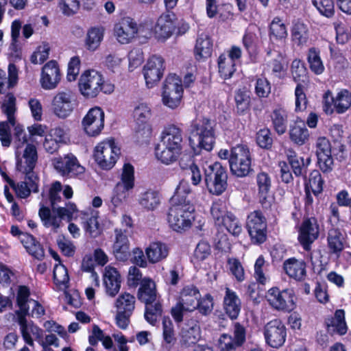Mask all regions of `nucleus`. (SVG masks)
<instances>
[{
	"label": "nucleus",
	"instance_id": "nucleus-1",
	"mask_svg": "<svg viewBox=\"0 0 351 351\" xmlns=\"http://www.w3.org/2000/svg\"><path fill=\"white\" fill-rule=\"evenodd\" d=\"M192 191L186 182L181 181L171 197V206L167 213L170 228L182 232L189 230L194 220L195 206L191 201Z\"/></svg>",
	"mask_w": 351,
	"mask_h": 351
},
{
	"label": "nucleus",
	"instance_id": "nucleus-2",
	"mask_svg": "<svg viewBox=\"0 0 351 351\" xmlns=\"http://www.w3.org/2000/svg\"><path fill=\"white\" fill-rule=\"evenodd\" d=\"M186 145L183 130L175 124L165 127L160 134V141L154 147L156 158L164 165L176 162Z\"/></svg>",
	"mask_w": 351,
	"mask_h": 351
},
{
	"label": "nucleus",
	"instance_id": "nucleus-3",
	"mask_svg": "<svg viewBox=\"0 0 351 351\" xmlns=\"http://www.w3.org/2000/svg\"><path fill=\"white\" fill-rule=\"evenodd\" d=\"M217 155L221 160H228L232 174L237 177L243 178L253 171L252 156L246 144H237L231 147L230 150L221 149Z\"/></svg>",
	"mask_w": 351,
	"mask_h": 351
},
{
	"label": "nucleus",
	"instance_id": "nucleus-4",
	"mask_svg": "<svg viewBox=\"0 0 351 351\" xmlns=\"http://www.w3.org/2000/svg\"><path fill=\"white\" fill-rule=\"evenodd\" d=\"M157 297L155 282L150 278H143L137 292V298L145 304V319L152 326H155L157 316L162 313V304L157 300Z\"/></svg>",
	"mask_w": 351,
	"mask_h": 351
},
{
	"label": "nucleus",
	"instance_id": "nucleus-5",
	"mask_svg": "<svg viewBox=\"0 0 351 351\" xmlns=\"http://www.w3.org/2000/svg\"><path fill=\"white\" fill-rule=\"evenodd\" d=\"M80 90L86 98H95L101 92L110 94L114 91V86L106 81L103 75L95 71H86L79 80Z\"/></svg>",
	"mask_w": 351,
	"mask_h": 351
},
{
	"label": "nucleus",
	"instance_id": "nucleus-6",
	"mask_svg": "<svg viewBox=\"0 0 351 351\" xmlns=\"http://www.w3.org/2000/svg\"><path fill=\"white\" fill-rule=\"evenodd\" d=\"M23 157L25 160H17L16 169L25 175L24 182L33 191L34 193L39 191L40 177L37 173L34 171V169L38 160V153L36 147L34 145L27 143Z\"/></svg>",
	"mask_w": 351,
	"mask_h": 351
},
{
	"label": "nucleus",
	"instance_id": "nucleus-7",
	"mask_svg": "<svg viewBox=\"0 0 351 351\" xmlns=\"http://www.w3.org/2000/svg\"><path fill=\"white\" fill-rule=\"evenodd\" d=\"M204 180L208 192L216 196L221 195L228 189V171L221 162H215L204 169Z\"/></svg>",
	"mask_w": 351,
	"mask_h": 351
},
{
	"label": "nucleus",
	"instance_id": "nucleus-8",
	"mask_svg": "<svg viewBox=\"0 0 351 351\" xmlns=\"http://www.w3.org/2000/svg\"><path fill=\"white\" fill-rule=\"evenodd\" d=\"M190 134L197 138V146L207 152L213 150L215 144V131L210 119L202 117L191 122Z\"/></svg>",
	"mask_w": 351,
	"mask_h": 351
},
{
	"label": "nucleus",
	"instance_id": "nucleus-9",
	"mask_svg": "<svg viewBox=\"0 0 351 351\" xmlns=\"http://www.w3.org/2000/svg\"><path fill=\"white\" fill-rule=\"evenodd\" d=\"M184 94L181 78L176 74H169L163 83L162 102L164 106L176 109L181 104Z\"/></svg>",
	"mask_w": 351,
	"mask_h": 351
},
{
	"label": "nucleus",
	"instance_id": "nucleus-10",
	"mask_svg": "<svg viewBox=\"0 0 351 351\" xmlns=\"http://www.w3.org/2000/svg\"><path fill=\"white\" fill-rule=\"evenodd\" d=\"M293 78L297 86L295 90V111H303L307 107V99L304 92V85L307 81V69L305 63L300 60L295 59L291 66Z\"/></svg>",
	"mask_w": 351,
	"mask_h": 351
},
{
	"label": "nucleus",
	"instance_id": "nucleus-11",
	"mask_svg": "<svg viewBox=\"0 0 351 351\" xmlns=\"http://www.w3.org/2000/svg\"><path fill=\"white\" fill-rule=\"evenodd\" d=\"M245 227L253 244L261 245L267 241V219L261 210H254L247 215Z\"/></svg>",
	"mask_w": 351,
	"mask_h": 351
},
{
	"label": "nucleus",
	"instance_id": "nucleus-12",
	"mask_svg": "<svg viewBox=\"0 0 351 351\" xmlns=\"http://www.w3.org/2000/svg\"><path fill=\"white\" fill-rule=\"evenodd\" d=\"M120 149L115 145L114 139L103 141L94 149L93 158L103 170L111 169L117 162Z\"/></svg>",
	"mask_w": 351,
	"mask_h": 351
},
{
	"label": "nucleus",
	"instance_id": "nucleus-13",
	"mask_svg": "<svg viewBox=\"0 0 351 351\" xmlns=\"http://www.w3.org/2000/svg\"><path fill=\"white\" fill-rule=\"evenodd\" d=\"M51 163L57 173L66 178H76L85 171V168L72 153L55 157L51 160Z\"/></svg>",
	"mask_w": 351,
	"mask_h": 351
},
{
	"label": "nucleus",
	"instance_id": "nucleus-14",
	"mask_svg": "<svg viewBox=\"0 0 351 351\" xmlns=\"http://www.w3.org/2000/svg\"><path fill=\"white\" fill-rule=\"evenodd\" d=\"M266 298L270 306L278 311L291 312L295 307V294L293 289L280 290L277 287L270 288Z\"/></svg>",
	"mask_w": 351,
	"mask_h": 351
},
{
	"label": "nucleus",
	"instance_id": "nucleus-15",
	"mask_svg": "<svg viewBox=\"0 0 351 351\" xmlns=\"http://www.w3.org/2000/svg\"><path fill=\"white\" fill-rule=\"evenodd\" d=\"M165 69V61L162 56H151L143 68L146 86L150 88L156 85L162 78Z\"/></svg>",
	"mask_w": 351,
	"mask_h": 351
},
{
	"label": "nucleus",
	"instance_id": "nucleus-16",
	"mask_svg": "<svg viewBox=\"0 0 351 351\" xmlns=\"http://www.w3.org/2000/svg\"><path fill=\"white\" fill-rule=\"evenodd\" d=\"M264 337L268 346L279 348L286 341L287 328L280 319H272L264 327Z\"/></svg>",
	"mask_w": 351,
	"mask_h": 351
},
{
	"label": "nucleus",
	"instance_id": "nucleus-17",
	"mask_svg": "<svg viewBox=\"0 0 351 351\" xmlns=\"http://www.w3.org/2000/svg\"><path fill=\"white\" fill-rule=\"evenodd\" d=\"M104 112L100 107L90 108L82 121L84 132L91 137L99 136L104 128Z\"/></svg>",
	"mask_w": 351,
	"mask_h": 351
},
{
	"label": "nucleus",
	"instance_id": "nucleus-18",
	"mask_svg": "<svg viewBox=\"0 0 351 351\" xmlns=\"http://www.w3.org/2000/svg\"><path fill=\"white\" fill-rule=\"evenodd\" d=\"M114 31L117 40L121 44H127L137 34L138 27L132 18L126 16L114 25Z\"/></svg>",
	"mask_w": 351,
	"mask_h": 351
},
{
	"label": "nucleus",
	"instance_id": "nucleus-19",
	"mask_svg": "<svg viewBox=\"0 0 351 351\" xmlns=\"http://www.w3.org/2000/svg\"><path fill=\"white\" fill-rule=\"evenodd\" d=\"M61 80L60 70L56 60H50L42 68L40 85L45 90H51L57 87Z\"/></svg>",
	"mask_w": 351,
	"mask_h": 351
},
{
	"label": "nucleus",
	"instance_id": "nucleus-20",
	"mask_svg": "<svg viewBox=\"0 0 351 351\" xmlns=\"http://www.w3.org/2000/svg\"><path fill=\"white\" fill-rule=\"evenodd\" d=\"M56 215H52L51 209L44 205H41L38 210V216L45 228L53 227L58 229L60 227V219L65 217H70L72 212L65 207H56Z\"/></svg>",
	"mask_w": 351,
	"mask_h": 351
},
{
	"label": "nucleus",
	"instance_id": "nucleus-21",
	"mask_svg": "<svg viewBox=\"0 0 351 351\" xmlns=\"http://www.w3.org/2000/svg\"><path fill=\"white\" fill-rule=\"evenodd\" d=\"M315 147V154L319 168L323 172L330 171L333 159L331 156V145L329 141L325 137H320L316 141Z\"/></svg>",
	"mask_w": 351,
	"mask_h": 351
},
{
	"label": "nucleus",
	"instance_id": "nucleus-22",
	"mask_svg": "<svg viewBox=\"0 0 351 351\" xmlns=\"http://www.w3.org/2000/svg\"><path fill=\"white\" fill-rule=\"evenodd\" d=\"M176 16L173 12L161 14L154 27L156 37L161 40L170 38L176 29Z\"/></svg>",
	"mask_w": 351,
	"mask_h": 351
},
{
	"label": "nucleus",
	"instance_id": "nucleus-23",
	"mask_svg": "<svg viewBox=\"0 0 351 351\" xmlns=\"http://www.w3.org/2000/svg\"><path fill=\"white\" fill-rule=\"evenodd\" d=\"M241 301L237 293L226 287L223 300V309L226 315L232 320L237 319L241 310Z\"/></svg>",
	"mask_w": 351,
	"mask_h": 351
},
{
	"label": "nucleus",
	"instance_id": "nucleus-24",
	"mask_svg": "<svg viewBox=\"0 0 351 351\" xmlns=\"http://www.w3.org/2000/svg\"><path fill=\"white\" fill-rule=\"evenodd\" d=\"M54 114L60 118H66L73 111L74 107L71 95L65 92H59L52 101Z\"/></svg>",
	"mask_w": 351,
	"mask_h": 351
},
{
	"label": "nucleus",
	"instance_id": "nucleus-25",
	"mask_svg": "<svg viewBox=\"0 0 351 351\" xmlns=\"http://www.w3.org/2000/svg\"><path fill=\"white\" fill-rule=\"evenodd\" d=\"M306 264L304 260H298L295 257L286 259L283 263L285 274L296 281L304 280L306 276Z\"/></svg>",
	"mask_w": 351,
	"mask_h": 351
},
{
	"label": "nucleus",
	"instance_id": "nucleus-26",
	"mask_svg": "<svg viewBox=\"0 0 351 351\" xmlns=\"http://www.w3.org/2000/svg\"><path fill=\"white\" fill-rule=\"evenodd\" d=\"M104 284L108 295L114 297L119 293L121 288V276L117 269L110 266L106 268L104 274Z\"/></svg>",
	"mask_w": 351,
	"mask_h": 351
},
{
	"label": "nucleus",
	"instance_id": "nucleus-27",
	"mask_svg": "<svg viewBox=\"0 0 351 351\" xmlns=\"http://www.w3.org/2000/svg\"><path fill=\"white\" fill-rule=\"evenodd\" d=\"M256 180L260 203L263 208H267L271 206L270 202L267 199L271 187V177L267 172L261 171L257 173Z\"/></svg>",
	"mask_w": 351,
	"mask_h": 351
},
{
	"label": "nucleus",
	"instance_id": "nucleus-28",
	"mask_svg": "<svg viewBox=\"0 0 351 351\" xmlns=\"http://www.w3.org/2000/svg\"><path fill=\"white\" fill-rule=\"evenodd\" d=\"M169 247L161 241L150 243L145 249V254L150 263H156L165 259L169 254Z\"/></svg>",
	"mask_w": 351,
	"mask_h": 351
},
{
	"label": "nucleus",
	"instance_id": "nucleus-29",
	"mask_svg": "<svg viewBox=\"0 0 351 351\" xmlns=\"http://www.w3.org/2000/svg\"><path fill=\"white\" fill-rule=\"evenodd\" d=\"M21 243L26 252L34 258L42 261L45 257V249L40 242L32 234L23 235Z\"/></svg>",
	"mask_w": 351,
	"mask_h": 351
},
{
	"label": "nucleus",
	"instance_id": "nucleus-30",
	"mask_svg": "<svg viewBox=\"0 0 351 351\" xmlns=\"http://www.w3.org/2000/svg\"><path fill=\"white\" fill-rule=\"evenodd\" d=\"M105 29L102 26L91 27L87 31L84 40V47L90 51H95L101 45L104 36Z\"/></svg>",
	"mask_w": 351,
	"mask_h": 351
},
{
	"label": "nucleus",
	"instance_id": "nucleus-31",
	"mask_svg": "<svg viewBox=\"0 0 351 351\" xmlns=\"http://www.w3.org/2000/svg\"><path fill=\"white\" fill-rule=\"evenodd\" d=\"M179 165L182 169L185 170V174L190 176L191 184L193 186H198L201 183L203 180L202 171L195 162L193 156H189L188 162H185L184 158H181Z\"/></svg>",
	"mask_w": 351,
	"mask_h": 351
},
{
	"label": "nucleus",
	"instance_id": "nucleus-32",
	"mask_svg": "<svg viewBox=\"0 0 351 351\" xmlns=\"http://www.w3.org/2000/svg\"><path fill=\"white\" fill-rule=\"evenodd\" d=\"M199 295V290L195 285H186L180 290L178 301L189 306L193 310L195 308V303Z\"/></svg>",
	"mask_w": 351,
	"mask_h": 351
},
{
	"label": "nucleus",
	"instance_id": "nucleus-33",
	"mask_svg": "<svg viewBox=\"0 0 351 351\" xmlns=\"http://www.w3.org/2000/svg\"><path fill=\"white\" fill-rule=\"evenodd\" d=\"M213 40L210 36L199 37L194 49L195 59L199 61L210 58L213 53Z\"/></svg>",
	"mask_w": 351,
	"mask_h": 351
},
{
	"label": "nucleus",
	"instance_id": "nucleus-34",
	"mask_svg": "<svg viewBox=\"0 0 351 351\" xmlns=\"http://www.w3.org/2000/svg\"><path fill=\"white\" fill-rule=\"evenodd\" d=\"M291 141L299 145H304L307 139V128L304 121L300 118L294 121L289 131Z\"/></svg>",
	"mask_w": 351,
	"mask_h": 351
},
{
	"label": "nucleus",
	"instance_id": "nucleus-35",
	"mask_svg": "<svg viewBox=\"0 0 351 351\" xmlns=\"http://www.w3.org/2000/svg\"><path fill=\"white\" fill-rule=\"evenodd\" d=\"M62 191V184L60 181H54L49 186L46 191L45 189L41 192L43 198H47L49 201L51 210L55 211L56 206L62 201L60 193Z\"/></svg>",
	"mask_w": 351,
	"mask_h": 351
},
{
	"label": "nucleus",
	"instance_id": "nucleus-36",
	"mask_svg": "<svg viewBox=\"0 0 351 351\" xmlns=\"http://www.w3.org/2000/svg\"><path fill=\"white\" fill-rule=\"evenodd\" d=\"M242 44L249 57L256 58L258 54V37L256 34L247 29L242 37Z\"/></svg>",
	"mask_w": 351,
	"mask_h": 351
},
{
	"label": "nucleus",
	"instance_id": "nucleus-37",
	"mask_svg": "<svg viewBox=\"0 0 351 351\" xmlns=\"http://www.w3.org/2000/svg\"><path fill=\"white\" fill-rule=\"evenodd\" d=\"M288 161L296 177L302 176L303 186L305 195L304 197V209L307 208V177L303 173L304 162L303 158H299L297 156H288Z\"/></svg>",
	"mask_w": 351,
	"mask_h": 351
},
{
	"label": "nucleus",
	"instance_id": "nucleus-38",
	"mask_svg": "<svg viewBox=\"0 0 351 351\" xmlns=\"http://www.w3.org/2000/svg\"><path fill=\"white\" fill-rule=\"evenodd\" d=\"M272 126L276 132L280 135L286 132L288 123V114L285 110L279 108L273 110L271 114Z\"/></svg>",
	"mask_w": 351,
	"mask_h": 351
},
{
	"label": "nucleus",
	"instance_id": "nucleus-39",
	"mask_svg": "<svg viewBox=\"0 0 351 351\" xmlns=\"http://www.w3.org/2000/svg\"><path fill=\"white\" fill-rule=\"evenodd\" d=\"M138 202L147 210H154L160 204V193L156 191L148 189L141 194Z\"/></svg>",
	"mask_w": 351,
	"mask_h": 351
},
{
	"label": "nucleus",
	"instance_id": "nucleus-40",
	"mask_svg": "<svg viewBox=\"0 0 351 351\" xmlns=\"http://www.w3.org/2000/svg\"><path fill=\"white\" fill-rule=\"evenodd\" d=\"M267 67L271 71V74L279 79H283L287 70V63L281 53H278L275 58L269 61Z\"/></svg>",
	"mask_w": 351,
	"mask_h": 351
},
{
	"label": "nucleus",
	"instance_id": "nucleus-41",
	"mask_svg": "<svg viewBox=\"0 0 351 351\" xmlns=\"http://www.w3.org/2000/svg\"><path fill=\"white\" fill-rule=\"evenodd\" d=\"M218 71L221 78L228 80L236 71V63L232 62L225 53H221L217 59Z\"/></svg>",
	"mask_w": 351,
	"mask_h": 351
},
{
	"label": "nucleus",
	"instance_id": "nucleus-42",
	"mask_svg": "<svg viewBox=\"0 0 351 351\" xmlns=\"http://www.w3.org/2000/svg\"><path fill=\"white\" fill-rule=\"evenodd\" d=\"M254 93L261 100L269 98L271 93V84L263 75L254 77Z\"/></svg>",
	"mask_w": 351,
	"mask_h": 351
},
{
	"label": "nucleus",
	"instance_id": "nucleus-43",
	"mask_svg": "<svg viewBox=\"0 0 351 351\" xmlns=\"http://www.w3.org/2000/svg\"><path fill=\"white\" fill-rule=\"evenodd\" d=\"M328 247L334 254L340 253L344 248V237L338 229H332L328 234Z\"/></svg>",
	"mask_w": 351,
	"mask_h": 351
},
{
	"label": "nucleus",
	"instance_id": "nucleus-44",
	"mask_svg": "<svg viewBox=\"0 0 351 351\" xmlns=\"http://www.w3.org/2000/svg\"><path fill=\"white\" fill-rule=\"evenodd\" d=\"M256 145L265 150H271L274 138L271 130L268 128H263L258 130L255 135Z\"/></svg>",
	"mask_w": 351,
	"mask_h": 351
},
{
	"label": "nucleus",
	"instance_id": "nucleus-45",
	"mask_svg": "<svg viewBox=\"0 0 351 351\" xmlns=\"http://www.w3.org/2000/svg\"><path fill=\"white\" fill-rule=\"evenodd\" d=\"M291 36L293 42L298 46L307 42V27L301 20L298 19L293 23Z\"/></svg>",
	"mask_w": 351,
	"mask_h": 351
},
{
	"label": "nucleus",
	"instance_id": "nucleus-46",
	"mask_svg": "<svg viewBox=\"0 0 351 351\" xmlns=\"http://www.w3.org/2000/svg\"><path fill=\"white\" fill-rule=\"evenodd\" d=\"M301 213H292V218L295 221V228L298 230V241L305 251H307V216L304 215L302 224L299 226Z\"/></svg>",
	"mask_w": 351,
	"mask_h": 351
},
{
	"label": "nucleus",
	"instance_id": "nucleus-47",
	"mask_svg": "<svg viewBox=\"0 0 351 351\" xmlns=\"http://www.w3.org/2000/svg\"><path fill=\"white\" fill-rule=\"evenodd\" d=\"M236 111L239 115H244L250 110V97L245 90L239 89L234 95Z\"/></svg>",
	"mask_w": 351,
	"mask_h": 351
},
{
	"label": "nucleus",
	"instance_id": "nucleus-48",
	"mask_svg": "<svg viewBox=\"0 0 351 351\" xmlns=\"http://www.w3.org/2000/svg\"><path fill=\"white\" fill-rule=\"evenodd\" d=\"M152 117V111L146 104H140L134 110V118L136 125H150L149 120Z\"/></svg>",
	"mask_w": 351,
	"mask_h": 351
},
{
	"label": "nucleus",
	"instance_id": "nucleus-49",
	"mask_svg": "<svg viewBox=\"0 0 351 351\" xmlns=\"http://www.w3.org/2000/svg\"><path fill=\"white\" fill-rule=\"evenodd\" d=\"M229 211L221 200L213 202L210 208V214L217 226H221Z\"/></svg>",
	"mask_w": 351,
	"mask_h": 351
},
{
	"label": "nucleus",
	"instance_id": "nucleus-50",
	"mask_svg": "<svg viewBox=\"0 0 351 351\" xmlns=\"http://www.w3.org/2000/svg\"><path fill=\"white\" fill-rule=\"evenodd\" d=\"M115 306L117 310L133 313L135 308V298L128 293H122L116 300Z\"/></svg>",
	"mask_w": 351,
	"mask_h": 351
},
{
	"label": "nucleus",
	"instance_id": "nucleus-51",
	"mask_svg": "<svg viewBox=\"0 0 351 351\" xmlns=\"http://www.w3.org/2000/svg\"><path fill=\"white\" fill-rule=\"evenodd\" d=\"M308 66L311 71L315 75H320L324 71L325 67L319 56V51L315 48L308 50Z\"/></svg>",
	"mask_w": 351,
	"mask_h": 351
},
{
	"label": "nucleus",
	"instance_id": "nucleus-52",
	"mask_svg": "<svg viewBox=\"0 0 351 351\" xmlns=\"http://www.w3.org/2000/svg\"><path fill=\"white\" fill-rule=\"evenodd\" d=\"M287 36V31L285 24L280 17H274L269 25V36H273L278 40L285 38Z\"/></svg>",
	"mask_w": 351,
	"mask_h": 351
},
{
	"label": "nucleus",
	"instance_id": "nucleus-53",
	"mask_svg": "<svg viewBox=\"0 0 351 351\" xmlns=\"http://www.w3.org/2000/svg\"><path fill=\"white\" fill-rule=\"evenodd\" d=\"M351 106V93L346 90H341L335 98V107L337 113H343Z\"/></svg>",
	"mask_w": 351,
	"mask_h": 351
},
{
	"label": "nucleus",
	"instance_id": "nucleus-54",
	"mask_svg": "<svg viewBox=\"0 0 351 351\" xmlns=\"http://www.w3.org/2000/svg\"><path fill=\"white\" fill-rule=\"evenodd\" d=\"M195 308L202 315H210L214 308V299L210 293H206L203 297L197 299L195 303Z\"/></svg>",
	"mask_w": 351,
	"mask_h": 351
},
{
	"label": "nucleus",
	"instance_id": "nucleus-55",
	"mask_svg": "<svg viewBox=\"0 0 351 351\" xmlns=\"http://www.w3.org/2000/svg\"><path fill=\"white\" fill-rule=\"evenodd\" d=\"M121 182L117 184L124 186L126 189H132L134 186V168L129 162L125 163L121 177Z\"/></svg>",
	"mask_w": 351,
	"mask_h": 351
},
{
	"label": "nucleus",
	"instance_id": "nucleus-56",
	"mask_svg": "<svg viewBox=\"0 0 351 351\" xmlns=\"http://www.w3.org/2000/svg\"><path fill=\"white\" fill-rule=\"evenodd\" d=\"M162 324L164 341L167 344L173 345L176 342V337L171 319L168 316H164Z\"/></svg>",
	"mask_w": 351,
	"mask_h": 351
},
{
	"label": "nucleus",
	"instance_id": "nucleus-57",
	"mask_svg": "<svg viewBox=\"0 0 351 351\" xmlns=\"http://www.w3.org/2000/svg\"><path fill=\"white\" fill-rule=\"evenodd\" d=\"M221 226H224L227 231L234 237H238L242 232V226L238 218L231 212L226 216Z\"/></svg>",
	"mask_w": 351,
	"mask_h": 351
},
{
	"label": "nucleus",
	"instance_id": "nucleus-58",
	"mask_svg": "<svg viewBox=\"0 0 351 351\" xmlns=\"http://www.w3.org/2000/svg\"><path fill=\"white\" fill-rule=\"evenodd\" d=\"M211 254V247L208 241H200L193 252V260L199 263L206 260Z\"/></svg>",
	"mask_w": 351,
	"mask_h": 351
},
{
	"label": "nucleus",
	"instance_id": "nucleus-59",
	"mask_svg": "<svg viewBox=\"0 0 351 351\" xmlns=\"http://www.w3.org/2000/svg\"><path fill=\"white\" fill-rule=\"evenodd\" d=\"M152 134L151 125H136L134 138L135 141L138 144L147 143Z\"/></svg>",
	"mask_w": 351,
	"mask_h": 351
},
{
	"label": "nucleus",
	"instance_id": "nucleus-60",
	"mask_svg": "<svg viewBox=\"0 0 351 351\" xmlns=\"http://www.w3.org/2000/svg\"><path fill=\"white\" fill-rule=\"evenodd\" d=\"M312 3L323 16L330 18L335 14L333 0H312Z\"/></svg>",
	"mask_w": 351,
	"mask_h": 351
},
{
	"label": "nucleus",
	"instance_id": "nucleus-61",
	"mask_svg": "<svg viewBox=\"0 0 351 351\" xmlns=\"http://www.w3.org/2000/svg\"><path fill=\"white\" fill-rule=\"evenodd\" d=\"M94 260L90 254L85 255L82 261L81 269L83 271L90 273V277L95 281V285L97 287L99 285V277L95 270Z\"/></svg>",
	"mask_w": 351,
	"mask_h": 351
},
{
	"label": "nucleus",
	"instance_id": "nucleus-62",
	"mask_svg": "<svg viewBox=\"0 0 351 351\" xmlns=\"http://www.w3.org/2000/svg\"><path fill=\"white\" fill-rule=\"evenodd\" d=\"M53 282L56 285H66L69 282V276L66 267L60 264L56 265L53 271Z\"/></svg>",
	"mask_w": 351,
	"mask_h": 351
},
{
	"label": "nucleus",
	"instance_id": "nucleus-63",
	"mask_svg": "<svg viewBox=\"0 0 351 351\" xmlns=\"http://www.w3.org/2000/svg\"><path fill=\"white\" fill-rule=\"evenodd\" d=\"M59 8L64 15L71 16L80 10V0H60Z\"/></svg>",
	"mask_w": 351,
	"mask_h": 351
},
{
	"label": "nucleus",
	"instance_id": "nucleus-64",
	"mask_svg": "<svg viewBox=\"0 0 351 351\" xmlns=\"http://www.w3.org/2000/svg\"><path fill=\"white\" fill-rule=\"evenodd\" d=\"M324 181L321 174L318 171H313L308 177V189L311 188L315 195H317L322 191Z\"/></svg>",
	"mask_w": 351,
	"mask_h": 351
}]
</instances>
